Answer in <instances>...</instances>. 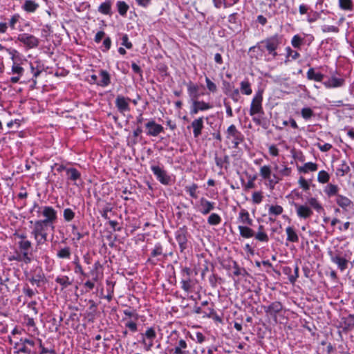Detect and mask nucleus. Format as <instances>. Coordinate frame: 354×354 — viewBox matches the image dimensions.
I'll use <instances>...</instances> for the list:
<instances>
[{"label": "nucleus", "instance_id": "obj_21", "mask_svg": "<svg viewBox=\"0 0 354 354\" xmlns=\"http://www.w3.org/2000/svg\"><path fill=\"white\" fill-rule=\"evenodd\" d=\"M191 127L193 129L194 137L195 138H198L201 135L202 130L204 128L203 117L194 119L191 123Z\"/></svg>", "mask_w": 354, "mask_h": 354}, {"label": "nucleus", "instance_id": "obj_43", "mask_svg": "<svg viewBox=\"0 0 354 354\" xmlns=\"http://www.w3.org/2000/svg\"><path fill=\"white\" fill-rule=\"evenodd\" d=\"M56 283L62 286V289L67 288L72 285V281L70 280L68 276H59L55 279Z\"/></svg>", "mask_w": 354, "mask_h": 354}, {"label": "nucleus", "instance_id": "obj_1", "mask_svg": "<svg viewBox=\"0 0 354 354\" xmlns=\"http://www.w3.org/2000/svg\"><path fill=\"white\" fill-rule=\"evenodd\" d=\"M282 44V37L278 34L268 37L249 48L248 53L252 59L271 62L279 55L278 50Z\"/></svg>", "mask_w": 354, "mask_h": 354}, {"label": "nucleus", "instance_id": "obj_4", "mask_svg": "<svg viewBox=\"0 0 354 354\" xmlns=\"http://www.w3.org/2000/svg\"><path fill=\"white\" fill-rule=\"evenodd\" d=\"M140 343L147 351L151 350L154 345V340L157 337V333L154 327H147L145 332L140 333Z\"/></svg>", "mask_w": 354, "mask_h": 354}, {"label": "nucleus", "instance_id": "obj_52", "mask_svg": "<svg viewBox=\"0 0 354 354\" xmlns=\"http://www.w3.org/2000/svg\"><path fill=\"white\" fill-rule=\"evenodd\" d=\"M254 238L256 240L263 242L268 243L269 241V237L267 233L265 231L254 232Z\"/></svg>", "mask_w": 354, "mask_h": 354}, {"label": "nucleus", "instance_id": "obj_51", "mask_svg": "<svg viewBox=\"0 0 354 354\" xmlns=\"http://www.w3.org/2000/svg\"><path fill=\"white\" fill-rule=\"evenodd\" d=\"M75 216V212L71 208H66L63 212V217L66 222H71Z\"/></svg>", "mask_w": 354, "mask_h": 354}, {"label": "nucleus", "instance_id": "obj_15", "mask_svg": "<svg viewBox=\"0 0 354 354\" xmlns=\"http://www.w3.org/2000/svg\"><path fill=\"white\" fill-rule=\"evenodd\" d=\"M1 52L3 53H6L9 57L13 61V65L12 66V71L13 74H17L18 75L23 76L24 68L20 66L19 64H16L14 59L18 52L12 48H6L1 46Z\"/></svg>", "mask_w": 354, "mask_h": 354}, {"label": "nucleus", "instance_id": "obj_44", "mask_svg": "<svg viewBox=\"0 0 354 354\" xmlns=\"http://www.w3.org/2000/svg\"><path fill=\"white\" fill-rule=\"evenodd\" d=\"M233 274L234 276H242L243 277L248 274V272L244 268H241L236 261L233 262Z\"/></svg>", "mask_w": 354, "mask_h": 354}, {"label": "nucleus", "instance_id": "obj_19", "mask_svg": "<svg viewBox=\"0 0 354 354\" xmlns=\"http://www.w3.org/2000/svg\"><path fill=\"white\" fill-rule=\"evenodd\" d=\"M345 82V78L335 77L334 75H332L328 80L323 82V84L326 88H334L344 86Z\"/></svg>", "mask_w": 354, "mask_h": 354}, {"label": "nucleus", "instance_id": "obj_37", "mask_svg": "<svg viewBox=\"0 0 354 354\" xmlns=\"http://www.w3.org/2000/svg\"><path fill=\"white\" fill-rule=\"evenodd\" d=\"M240 90L242 94L250 95L252 93L251 84L248 80H243L240 83Z\"/></svg>", "mask_w": 354, "mask_h": 354}, {"label": "nucleus", "instance_id": "obj_18", "mask_svg": "<svg viewBox=\"0 0 354 354\" xmlns=\"http://www.w3.org/2000/svg\"><path fill=\"white\" fill-rule=\"evenodd\" d=\"M263 308L267 315L276 318L277 315L283 310V304L280 301H275L269 306H263Z\"/></svg>", "mask_w": 354, "mask_h": 354}, {"label": "nucleus", "instance_id": "obj_28", "mask_svg": "<svg viewBox=\"0 0 354 354\" xmlns=\"http://www.w3.org/2000/svg\"><path fill=\"white\" fill-rule=\"evenodd\" d=\"M57 257L60 259H69L71 256V248L69 246L59 247L57 252Z\"/></svg>", "mask_w": 354, "mask_h": 354}, {"label": "nucleus", "instance_id": "obj_38", "mask_svg": "<svg viewBox=\"0 0 354 354\" xmlns=\"http://www.w3.org/2000/svg\"><path fill=\"white\" fill-rule=\"evenodd\" d=\"M215 163L217 167L223 168L224 165L230 164V157L227 154H224L223 156H215Z\"/></svg>", "mask_w": 354, "mask_h": 354}, {"label": "nucleus", "instance_id": "obj_56", "mask_svg": "<svg viewBox=\"0 0 354 354\" xmlns=\"http://www.w3.org/2000/svg\"><path fill=\"white\" fill-rule=\"evenodd\" d=\"M205 83L207 88L209 92L212 93H215L217 92L218 88L216 84L207 76L205 77Z\"/></svg>", "mask_w": 354, "mask_h": 354}, {"label": "nucleus", "instance_id": "obj_57", "mask_svg": "<svg viewBox=\"0 0 354 354\" xmlns=\"http://www.w3.org/2000/svg\"><path fill=\"white\" fill-rule=\"evenodd\" d=\"M301 115L304 119L308 120L314 115V112L310 108L304 107L301 110Z\"/></svg>", "mask_w": 354, "mask_h": 354}, {"label": "nucleus", "instance_id": "obj_64", "mask_svg": "<svg viewBox=\"0 0 354 354\" xmlns=\"http://www.w3.org/2000/svg\"><path fill=\"white\" fill-rule=\"evenodd\" d=\"M19 19H20L19 15L15 14V15H12V17L9 19V21L8 22V26L12 29H13V30L15 29V25L19 22Z\"/></svg>", "mask_w": 354, "mask_h": 354}, {"label": "nucleus", "instance_id": "obj_62", "mask_svg": "<svg viewBox=\"0 0 354 354\" xmlns=\"http://www.w3.org/2000/svg\"><path fill=\"white\" fill-rule=\"evenodd\" d=\"M222 88L224 94L227 95L230 93V91H232L235 88L230 82L226 80H223Z\"/></svg>", "mask_w": 354, "mask_h": 354}, {"label": "nucleus", "instance_id": "obj_3", "mask_svg": "<svg viewBox=\"0 0 354 354\" xmlns=\"http://www.w3.org/2000/svg\"><path fill=\"white\" fill-rule=\"evenodd\" d=\"M48 227H50V225L45 221L37 220L34 223L30 234L35 241L37 247H40L47 241Z\"/></svg>", "mask_w": 354, "mask_h": 354}, {"label": "nucleus", "instance_id": "obj_55", "mask_svg": "<svg viewBox=\"0 0 354 354\" xmlns=\"http://www.w3.org/2000/svg\"><path fill=\"white\" fill-rule=\"evenodd\" d=\"M330 179L328 173L324 170L319 171L317 175V180L320 183H326Z\"/></svg>", "mask_w": 354, "mask_h": 354}, {"label": "nucleus", "instance_id": "obj_63", "mask_svg": "<svg viewBox=\"0 0 354 354\" xmlns=\"http://www.w3.org/2000/svg\"><path fill=\"white\" fill-rule=\"evenodd\" d=\"M227 96H229L234 102H238L241 97L239 90L238 88H234L230 91Z\"/></svg>", "mask_w": 354, "mask_h": 354}, {"label": "nucleus", "instance_id": "obj_32", "mask_svg": "<svg viewBox=\"0 0 354 354\" xmlns=\"http://www.w3.org/2000/svg\"><path fill=\"white\" fill-rule=\"evenodd\" d=\"M100 76L101 77V80L100 82H96L98 86L105 87L107 86L111 83V77L109 73L104 70H102L100 72Z\"/></svg>", "mask_w": 354, "mask_h": 354}, {"label": "nucleus", "instance_id": "obj_24", "mask_svg": "<svg viewBox=\"0 0 354 354\" xmlns=\"http://www.w3.org/2000/svg\"><path fill=\"white\" fill-rule=\"evenodd\" d=\"M66 174L67 176V180L73 182L74 185H77L76 181L81 179V174L75 168L68 167Z\"/></svg>", "mask_w": 354, "mask_h": 354}, {"label": "nucleus", "instance_id": "obj_20", "mask_svg": "<svg viewBox=\"0 0 354 354\" xmlns=\"http://www.w3.org/2000/svg\"><path fill=\"white\" fill-rule=\"evenodd\" d=\"M187 93L189 97V102H194L198 100L199 97L201 95V94L199 93V86L190 81L187 84Z\"/></svg>", "mask_w": 354, "mask_h": 354}, {"label": "nucleus", "instance_id": "obj_10", "mask_svg": "<svg viewBox=\"0 0 354 354\" xmlns=\"http://www.w3.org/2000/svg\"><path fill=\"white\" fill-rule=\"evenodd\" d=\"M151 170L160 183L165 185L169 184L171 178L162 167H160L159 165H152Z\"/></svg>", "mask_w": 354, "mask_h": 354}, {"label": "nucleus", "instance_id": "obj_59", "mask_svg": "<svg viewBox=\"0 0 354 354\" xmlns=\"http://www.w3.org/2000/svg\"><path fill=\"white\" fill-rule=\"evenodd\" d=\"M286 52L287 57H291L293 60H296L300 57V54L297 51L292 50L290 46L286 48Z\"/></svg>", "mask_w": 354, "mask_h": 354}, {"label": "nucleus", "instance_id": "obj_54", "mask_svg": "<svg viewBox=\"0 0 354 354\" xmlns=\"http://www.w3.org/2000/svg\"><path fill=\"white\" fill-rule=\"evenodd\" d=\"M283 209L281 205H271L268 209L269 215L278 216L283 213Z\"/></svg>", "mask_w": 354, "mask_h": 354}, {"label": "nucleus", "instance_id": "obj_47", "mask_svg": "<svg viewBox=\"0 0 354 354\" xmlns=\"http://www.w3.org/2000/svg\"><path fill=\"white\" fill-rule=\"evenodd\" d=\"M350 167L348 165L345 160L342 161L339 168L337 169V174L341 176H344L350 171Z\"/></svg>", "mask_w": 354, "mask_h": 354}, {"label": "nucleus", "instance_id": "obj_31", "mask_svg": "<svg viewBox=\"0 0 354 354\" xmlns=\"http://www.w3.org/2000/svg\"><path fill=\"white\" fill-rule=\"evenodd\" d=\"M15 352L17 353L30 354V348H27L26 344L21 337L19 342H16L15 345Z\"/></svg>", "mask_w": 354, "mask_h": 354}, {"label": "nucleus", "instance_id": "obj_5", "mask_svg": "<svg viewBox=\"0 0 354 354\" xmlns=\"http://www.w3.org/2000/svg\"><path fill=\"white\" fill-rule=\"evenodd\" d=\"M18 247L21 254L18 255L16 259L22 261L25 263H30L32 261V244L28 239L26 241H19Z\"/></svg>", "mask_w": 354, "mask_h": 354}, {"label": "nucleus", "instance_id": "obj_22", "mask_svg": "<svg viewBox=\"0 0 354 354\" xmlns=\"http://www.w3.org/2000/svg\"><path fill=\"white\" fill-rule=\"evenodd\" d=\"M337 204L342 207L344 210L347 211L348 208L353 206V203L351 199L343 195H337L335 198Z\"/></svg>", "mask_w": 354, "mask_h": 354}, {"label": "nucleus", "instance_id": "obj_41", "mask_svg": "<svg viewBox=\"0 0 354 354\" xmlns=\"http://www.w3.org/2000/svg\"><path fill=\"white\" fill-rule=\"evenodd\" d=\"M259 175L264 180L270 178L272 176V169L270 165L261 166L259 169Z\"/></svg>", "mask_w": 354, "mask_h": 354}, {"label": "nucleus", "instance_id": "obj_16", "mask_svg": "<svg viewBox=\"0 0 354 354\" xmlns=\"http://www.w3.org/2000/svg\"><path fill=\"white\" fill-rule=\"evenodd\" d=\"M330 261L337 266L340 271H344L348 266V260L342 257L339 252H333V251L328 252Z\"/></svg>", "mask_w": 354, "mask_h": 354}, {"label": "nucleus", "instance_id": "obj_46", "mask_svg": "<svg viewBox=\"0 0 354 354\" xmlns=\"http://www.w3.org/2000/svg\"><path fill=\"white\" fill-rule=\"evenodd\" d=\"M195 104L197 106L198 109L200 111H205L209 110L213 108V105L210 104L209 102H206L203 100H196Z\"/></svg>", "mask_w": 354, "mask_h": 354}, {"label": "nucleus", "instance_id": "obj_42", "mask_svg": "<svg viewBox=\"0 0 354 354\" xmlns=\"http://www.w3.org/2000/svg\"><path fill=\"white\" fill-rule=\"evenodd\" d=\"M299 170L300 172L305 174L309 171H315L317 170V165L312 162H308L305 163Z\"/></svg>", "mask_w": 354, "mask_h": 354}, {"label": "nucleus", "instance_id": "obj_33", "mask_svg": "<svg viewBox=\"0 0 354 354\" xmlns=\"http://www.w3.org/2000/svg\"><path fill=\"white\" fill-rule=\"evenodd\" d=\"M287 234L286 240L290 242L297 243L299 241V236L292 227L288 226L286 229Z\"/></svg>", "mask_w": 354, "mask_h": 354}, {"label": "nucleus", "instance_id": "obj_35", "mask_svg": "<svg viewBox=\"0 0 354 354\" xmlns=\"http://www.w3.org/2000/svg\"><path fill=\"white\" fill-rule=\"evenodd\" d=\"M24 340L26 344L27 348H30V354H35L37 353L36 351V342H37V339H35L33 337H25Z\"/></svg>", "mask_w": 354, "mask_h": 354}, {"label": "nucleus", "instance_id": "obj_6", "mask_svg": "<svg viewBox=\"0 0 354 354\" xmlns=\"http://www.w3.org/2000/svg\"><path fill=\"white\" fill-rule=\"evenodd\" d=\"M226 138L232 141L233 148L238 149L239 145L244 140V136L236 129L234 124H231L226 131Z\"/></svg>", "mask_w": 354, "mask_h": 354}, {"label": "nucleus", "instance_id": "obj_58", "mask_svg": "<svg viewBox=\"0 0 354 354\" xmlns=\"http://www.w3.org/2000/svg\"><path fill=\"white\" fill-rule=\"evenodd\" d=\"M197 189H198V185L195 183H193L192 185L187 186L185 187L186 192H188L189 196L194 198H198V194L196 192Z\"/></svg>", "mask_w": 354, "mask_h": 354}, {"label": "nucleus", "instance_id": "obj_39", "mask_svg": "<svg viewBox=\"0 0 354 354\" xmlns=\"http://www.w3.org/2000/svg\"><path fill=\"white\" fill-rule=\"evenodd\" d=\"M116 7L119 14L125 17L127 15V11L129 8V5L124 1H118L116 3Z\"/></svg>", "mask_w": 354, "mask_h": 354}, {"label": "nucleus", "instance_id": "obj_30", "mask_svg": "<svg viewBox=\"0 0 354 354\" xmlns=\"http://www.w3.org/2000/svg\"><path fill=\"white\" fill-rule=\"evenodd\" d=\"M240 235L245 239H250L254 236V231L247 225H239L238 227Z\"/></svg>", "mask_w": 354, "mask_h": 354}, {"label": "nucleus", "instance_id": "obj_49", "mask_svg": "<svg viewBox=\"0 0 354 354\" xmlns=\"http://www.w3.org/2000/svg\"><path fill=\"white\" fill-rule=\"evenodd\" d=\"M221 221V217L218 214L216 213L211 214L207 218V223L210 225H219Z\"/></svg>", "mask_w": 354, "mask_h": 354}, {"label": "nucleus", "instance_id": "obj_11", "mask_svg": "<svg viewBox=\"0 0 354 354\" xmlns=\"http://www.w3.org/2000/svg\"><path fill=\"white\" fill-rule=\"evenodd\" d=\"M187 234L188 232L185 226L179 228L175 233V238L178 243L181 252L187 248Z\"/></svg>", "mask_w": 354, "mask_h": 354}, {"label": "nucleus", "instance_id": "obj_12", "mask_svg": "<svg viewBox=\"0 0 354 354\" xmlns=\"http://www.w3.org/2000/svg\"><path fill=\"white\" fill-rule=\"evenodd\" d=\"M146 134L149 136L156 137L160 133L164 132V128L161 124H157L154 120H149L145 124Z\"/></svg>", "mask_w": 354, "mask_h": 354}, {"label": "nucleus", "instance_id": "obj_48", "mask_svg": "<svg viewBox=\"0 0 354 354\" xmlns=\"http://www.w3.org/2000/svg\"><path fill=\"white\" fill-rule=\"evenodd\" d=\"M37 342L39 343V348L41 349L39 354H55V349L50 346V347H46L43 344L42 341L40 339H37Z\"/></svg>", "mask_w": 354, "mask_h": 354}, {"label": "nucleus", "instance_id": "obj_25", "mask_svg": "<svg viewBox=\"0 0 354 354\" xmlns=\"http://www.w3.org/2000/svg\"><path fill=\"white\" fill-rule=\"evenodd\" d=\"M24 323L28 328V332L33 333L34 335L37 333L38 328L36 326L34 318L30 317L29 315H26L24 317Z\"/></svg>", "mask_w": 354, "mask_h": 354}, {"label": "nucleus", "instance_id": "obj_60", "mask_svg": "<svg viewBox=\"0 0 354 354\" xmlns=\"http://www.w3.org/2000/svg\"><path fill=\"white\" fill-rule=\"evenodd\" d=\"M181 288L185 292H188L191 289V279L187 277L182 278L181 281Z\"/></svg>", "mask_w": 354, "mask_h": 354}, {"label": "nucleus", "instance_id": "obj_50", "mask_svg": "<svg viewBox=\"0 0 354 354\" xmlns=\"http://www.w3.org/2000/svg\"><path fill=\"white\" fill-rule=\"evenodd\" d=\"M344 330H352L354 328V315H349L344 319Z\"/></svg>", "mask_w": 354, "mask_h": 354}, {"label": "nucleus", "instance_id": "obj_7", "mask_svg": "<svg viewBox=\"0 0 354 354\" xmlns=\"http://www.w3.org/2000/svg\"><path fill=\"white\" fill-rule=\"evenodd\" d=\"M167 257V254L164 252L162 244L160 243H156L154 248L151 250L147 262L154 266L158 264V261L166 259Z\"/></svg>", "mask_w": 354, "mask_h": 354}, {"label": "nucleus", "instance_id": "obj_26", "mask_svg": "<svg viewBox=\"0 0 354 354\" xmlns=\"http://www.w3.org/2000/svg\"><path fill=\"white\" fill-rule=\"evenodd\" d=\"M238 220L241 223L249 226L252 225L253 223V221L250 218L249 212L245 209H241L239 214Z\"/></svg>", "mask_w": 354, "mask_h": 354}, {"label": "nucleus", "instance_id": "obj_40", "mask_svg": "<svg viewBox=\"0 0 354 354\" xmlns=\"http://www.w3.org/2000/svg\"><path fill=\"white\" fill-rule=\"evenodd\" d=\"M338 4L342 10L352 11L353 10V0H338Z\"/></svg>", "mask_w": 354, "mask_h": 354}, {"label": "nucleus", "instance_id": "obj_23", "mask_svg": "<svg viewBox=\"0 0 354 354\" xmlns=\"http://www.w3.org/2000/svg\"><path fill=\"white\" fill-rule=\"evenodd\" d=\"M171 351H173L174 354H190L189 350H187V344L185 340L180 339L177 345Z\"/></svg>", "mask_w": 354, "mask_h": 354}, {"label": "nucleus", "instance_id": "obj_34", "mask_svg": "<svg viewBox=\"0 0 354 354\" xmlns=\"http://www.w3.org/2000/svg\"><path fill=\"white\" fill-rule=\"evenodd\" d=\"M339 187L337 185H333L331 183L328 184L324 188V192L328 197H332L338 194Z\"/></svg>", "mask_w": 354, "mask_h": 354}, {"label": "nucleus", "instance_id": "obj_45", "mask_svg": "<svg viewBox=\"0 0 354 354\" xmlns=\"http://www.w3.org/2000/svg\"><path fill=\"white\" fill-rule=\"evenodd\" d=\"M305 42V39L304 37H301L299 35H295L292 37L291 39L292 46L295 48L299 49Z\"/></svg>", "mask_w": 354, "mask_h": 354}, {"label": "nucleus", "instance_id": "obj_36", "mask_svg": "<svg viewBox=\"0 0 354 354\" xmlns=\"http://www.w3.org/2000/svg\"><path fill=\"white\" fill-rule=\"evenodd\" d=\"M39 8V4L32 0H26L23 8L28 12H34Z\"/></svg>", "mask_w": 354, "mask_h": 354}, {"label": "nucleus", "instance_id": "obj_14", "mask_svg": "<svg viewBox=\"0 0 354 354\" xmlns=\"http://www.w3.org/2000/svg\"><path fill=\"white\" fill-rule=\"evenodd\" d=\"M131 100L129 97H124L122 95H117L115 104L119 113L124 114L125 112L130 111L129 102Z\"/></svg>", "mask_w": 354, "mask_h": 354}, {"label": "nucleus", "instance_id": "obj_53", "mask_svg": "<svg viewBox=\"0 0 354 354\" xmlns=\"http://www.w3.org/2000/svg\"><path fill=\"white\" fill-rule=\"evenodd\" d=\"M71 233L74 236L72 239L73 241H79L84 237V234L80 232L77 229V226L75 225H71Z\"/></svg>", "mask_w": 354, "mask_h": 354}, {"label": "nucleus", "instance_id": "obj_2", "mask_svg": "<svg viewBox=\"0 0 354 354\" xmlns=\"http://www.w3.org/2000/svg\"><path fill=\"white\" fill-rule=\"evenodd\" d=\"M307 201L308 203L309 204V206H308L306 204L299 205L298 203H293V205L296 209L297 215L299 218L303 219H307L310 218L313 214L312 208L314 209L318 213H321L322 212L324 211V207L316 198H308Z\"/></svg>", "mask_w": 354, "mask_h": 354}, {"label": "nucleus", "instance_id": "obj_61", "mask_svg": "<svg viewBox=\"0 0 354 354\" xmlns=\"http://www.w3.org/2000/svg\"><path fill=\"white\" fill-rule=\"evenodd\" d=\"M123 313L127 317L133 318L136 321L138 319V314L136 310H132L130 307L123 310Z\"/></svg>", "mask_w": 354, "mask_h": 354}, {"label": "nucleus", "instance_id": "obj_8", "mask_svg": "<svg viewBox=\"0 0 354 354\" xmlns=\"http://www.w3.org/2000/svg\"><path fill=\"white\" fill-rule=\"evenodd\" d=\"M263 91L259 90L254 95L250 108V115L254 116L256 114L263 115L264 111L262 106Z\"/></svg>", "mask_w": 354, "mask_h": 354}, {"label": "nucleus", "instance_id": "obj_17", "mask_svg": "<svg viewBox=\"0 0 354 354\" xmlns=\"http://www.w3.org/2000/svg\"><path fill=\"white\" fill-rule=\"evenodd\" d=\"M215 208V203L209 201L204 197L200 198L198 210L203 215H207L209 214Z\"/></svg>", "mask_w": 354, "mask_h": 354}, {"label": "nucleus", "instance_id": "obj_13", "mask_svg": "<svg viewBox=\"0 0 354 354\" xmlns=\"http://www.w3.org/2000/svg\"><path fill=\"white\" fill-rule=\"evenodd\" d=\"M18 40L23 43L28 48H37L39 46V40L35 36L28 33L19 34Z\"/></svg>", "mask_w": 354, "mask_h": 354}, {"label": "nucleus", "instance_id": "obj_29", "mask_svg": "<svg viewBox=\"0 0 354 354\" xmlns=\"http://www.w3.org/2000/svg\"><path fill=\"white\" fill-rule=\"evenodd\" d=\"M111 6H112L111 1V0H106V1L102 3L100 5V6L98 7L97 10L101 14L111 16L112 15Z\"/></svg>", "mask_w": 354, "mask_h": 354}, {"label": "nucleus", "instance_id": "obj_9", "mask_svg": "<svg viewBox=\"0 0 354 354\" xmlns=\"http://www.w3.org/2000/svg\"><path fill=\"white\" fill-rule=\"evenodd\" d=\"M41 215L45 218L41 221L50 225V228L53 231L55 229L54 223L57 218L56 210L51 206H44L42 207Z\"/></svg>", "mask_w": 354, "mask_h": 354}, {"label": "nucleus", "instance_id": "obj_27", "mask_svg": "<svg viewBox=\"0 0 354 354\" xmlns=\"http://www.w3.org/2000/svg\"><path fill=\"white\" fill-rule=\"evenodd\" d=\"M306 77L308 80L322 82L324 75L319 72H316L314 68H310L306 73Z\"/></svg>", "mask_w": 354, "mask_h": 354}]
</instances>
